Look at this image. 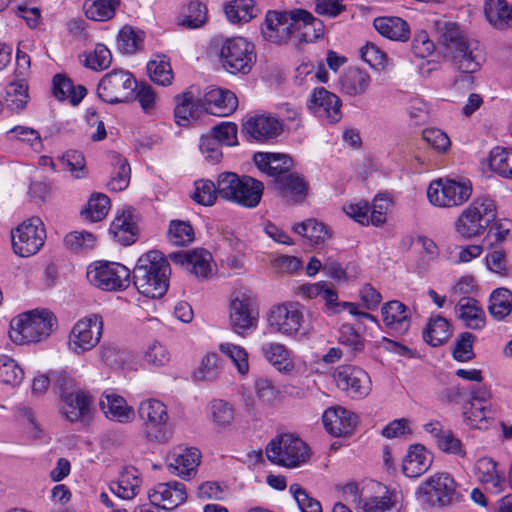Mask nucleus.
Segmentation results:
<instances>
[{
	"mask_svg": "<svg viewBox=\"0 0 512 512\" xmlns=\"http://www.w3.org/2000/svg\"><path fill=\"white\" fill-rule=\"evenodd\" d=\"M171 269L168 260L157 250L143 254L133 269V284L142 295L161 298L169 287Z\"/></svg>",
	"mask_w": 512,
	"mask_h": 512,
	"instance_id": "nucleus-1",
	"label": "nucleus"
},
{
	"mask_svg": "<svg viewBox=\"0 0 512 512\" xmlns=\"http://www.w3.org/2000/svg\"><path fill=\"white\" fill-rule=\"evenodd\" d=\"M57 326V319L46 309L33 310L14 318L9 337L18 344L35 343L46 339Z\"/></svg>",
	"mask_w": 512,
	"mask_h": 512,
	"instance_id": "nucleus-2",
	"label": "nucleus"
},
{
	"mask_svg": "<svg viewBox=\"0 0 512 512\" xmlns=\"http://www.w3.org/2000/svg\"><path fill=\"white\" fill-rule=\"evenodd\" d=\"M497 208L488 196L475 198L458 216L456 232L465 239L480 236L496 220Z\"/></svg>",
	"mask_w": 512,
	"mask_h": 512,
	"instance_id": "nucleus-3",
	"label": "nucleus"
},
{
	"mask_svg": "<svg viewBox=\"0 0 512 512\" xmlns=\"http://www.w3.org/2000/svg\"><path fill=\"white\" fill-rule=\"evenodd\" d=\"M266 455L273 464L288 468L298 467L310 457L306 443L293 434H282L271 440Z\"/></svg>",
	"mask_w": 512,
	"mask_h": 512,
	"instance_id": "nucleus-4",
	"label": "nucleus"
},
{
	"mask_svg": "<svg viewBox=\"0 0 512 512\" xmlns=\"http://www.w3.org/2000/svg\"><path fill=\"white\" fill-rule=\"evenodd\" d=\"M89 283L103 291H122L130 284L131 272L123 264L96 261L87 268Z\"/></svg>",
	"mask_w": 512,
	"mask_h": 512,
	"instance_id": "nucleus-5",
	"label": "nucleus"
},
{
	"mask_svg": "<svg viewBox=\"0 0 512 512\" xmlns=\"http://www.w3.org/2000/svg\"><path fill=\"white\" fill-rule=\"evenodd\" d=\"M136 89L137 82L130 72L114 69L99 81L97 95L103 102L113 105L130 101Z\"/></svg>",
	"mask_w": 512,
	"mask_h": 512,
	"instance_id": "nucleus-6",
	"label": "nucleus"
},
{
	"mask_svg": "<svg viewBox=\"0 0 512 512\" xmlns=\"http://www.w3.org/2000/svg\"><path fill=\"white\" fill-rule=\"evenodd\" d=\"M223 68L231 74H248L256 61L254 45L242 37L227 39L220 50Z\"/></svg>",
	"mask_w": 512,
	"mask_h": 512,
	"instance_id": "nucleus-7",
	"label": "nucleus"
},
{
	"mask_svg": "<svg viewBox=\"0 0 512 512\" xmlns=\"http://www.w3.org/2000/svg\"><path fill=\"white\" fill-rule=\"evenodd\" d=\"M472 194L469 181L461 182L449 178L433 180L427 189L429 202L441 208H451L462 205Z\"/></svg>",
	"mask_w": 512,
	"mask_h": 512,
	"instance_id": "nucleus-8",
	"label": "nucleus"
},
{
	"mask_svg": "<svg viewBox=\"0 0 512 512\" xmlns=\"http://www.w3.org/2000/svg\"><path fill=\"white\" fill-rule=\"evenodd\" d=\"M46 232L40 218L32 217L11 231L13 251L21 257L36 254L44 245Z\"/></svg>",
	"mask_w": 512,
	"mask_h": 512,
	"instance_id": "nucleus-9",
	"label": "nucleus"
},
{
	"mask_svg": "<svg viewBox=\"0 0 512 512\" xmlns=\"http://www.w3.org/2000/svg\"><path fill=\"white\" fill-rule=\"evenodd\" d=\"M423 501L430 506H447L458 499L457 483L448 473H437L418 489Z\"/></svg>",
	"mask_w": 512,
	"mask_h": 512,
	"instance_id": "nucleus-10",
	"label": "nucleus"
},
{
	"mask_svg": "<svg viewBox=\"0 0 512 512\" xmlns=\"http://www.w3.org/2000/svg\"><path fill=\"white\" fill-rule=\"evenodd\" d=\"M138 413L145 424L146 437L151 441L166 442V431L169 419L166 405L157 399H145L139 407Z\"/></svg>",
	"mask_w": 512,
	"mask_h": 512,
	"instance_id": "nucleus-11",
	"label": "nucleus"
},
{
	"mask_svg": "<svg viewBox=\"0 0 512 512\" xmlns=\"http://www.w3.org/2000/svg\"><path fill=\"white\" fill-rule=\"evenodd\" d=\"M103 333L101 316L90 315L77 321L69 336L70 349L81 354L94 348L100 341Z\"/></svg>",
	"mask_w": 512,
	"mask_h": 512,
	"instance_id": "nucleus-12",
	"label": "nucleus"
},
{
	"mask_svg": "<svg viewBox=\"0 0 512 512\" xmlns=\"http://www.w3.org/2000/svg\"><path fill=\"white\" fill-rule=\"evenodd\" d=\"M336 385L353 399H362L371 391V379L360 367L340 365L333 374Z\"/></svg>",
	"mask_w": 512,
	"mask_h": 512,
	"instance_id": "nucleus-13",
	"label": "nucleus"
},
{
	"mask_svg": "<svg viewBox=\"0 0 512 512\" xmlns=\"http://www.w3.org/2000/svg\"><path fill=\"white\" fill-rule=\"evenodd\" d=\"M61 412L70 422L89 423L94 413V398L83 389L64 391L60 394Z\"/></svg>",
	"mask_w": 512,
	"mask_h": 512,
	"instance_id": "nucleus-14",
	"label": "nucleus"
},
{
	"mask_svg": "<svg viewBox=\"0 0 512 512\" xmlns=\"http://www.w3.org/2000/svg\"><path fill=\"white\" fill-rule=\"evenodd\" d=\"M293 16L294 10L290 12L268 11L261 27L264 39L275 44L286 43L295 33L296 17Z\"/></svg>",
	"mask_w": 512,
	"mask_h": 512,
	"instance_id": "nucleus-15",
	"label": "nucleus"
},
{
	"mask_svg": "<svg viewBox=\"0 0 512 512\" xmlns=\"http://www.w3.org/2000/svg\"><path fill=\"white\" fill-rule=\"evenodd\" d=\"M269 327L278 333L295 335L304 321L302 311L294 303H283L273 306L268 315Z\"/></svg>",
	"mask_w": 512,
	"mask_h": 512,
	"instance_id": "nucleus-16",
	"label": "nucleus"
},
{
	"mask_svg": "<svg viewBox=\"0 0 512 512\" xmlns=\"http://www.w3.org/2000/svg\"><path fill=\"white\" fill-rule=\"evenodd\" d=\"M433 27L438 45L446 58L471 40L458 23L445 18L434 20Z\"/></svg>",
	"mask_w": 512,
	"mask_h": 512,
	"instance_id": "nucleus-17",
	"label": "nucleus"
},
{
	"mask_svg": "<svg viewBox=\"0 0 512 512\" xmlns=\"http://www.w3.org/2000/svg\"><path fill=\"white\" fill-rule=\"evenodd\" d=\"M169 259L198 279H207L212 273V255L205 249L172 252L169 254Z\"/></svg>",
	"mask_w": 512,
	"mask_h": 512,
	"instance_id": "nucleus-18",
	"label": "nucleus"
},
{
	"mask_svg": "<svg viewBox=\"0 0 512 512\" xmlns=\"http://www.w3.org/2000/svg\"><path fill=\"white\" fill-rule=\"evenodd\" d=\"M152 505L164 510H173L187 498L185 485L177 481L158 483L148 492Z\"/></svg>",
	"mask_w": 512,
	"mask_h": 512,
	"instance_id": "nucleus-19",
	"label": "nucleus"
},
{
	"mask_svg": "<svg viewBox=\"0 0 512 512\" xmlns=\"http://www.w3.org/2000/svg\"><path fill=\"white\" fill-rule=\"evenodd\" d=\"M201 453L197 448L177 447L167 456V465L171 473L189 479L196 474Z\"/></svg>",
	"mask_w": 512,
	"mask_h": 512,
	"instance_id": "nucleus-20",
	"label": "nucleus"
},
{
	"mask_svg": "<svg viewBox=\"0 0 512 512\" xmlns=\"http://www.w3.org/2000/svg\"><path fill=\"white\" fill-rule=\"evenodd\" d=\"M358 417L343 407L328 408L322 416L326 431L334 437H346L353 433Z\"/></svg>",
	"mask_w": 512,
	"mask_h": 512,
	"instance_id": "nucleus-21",
	"label": "nucleus"
},
{
	"mask_svg": "<svg viewBox=\"0 0 512 512\" xmlns=\"http://www.w3.org/2000/svg\"><path fill=\"white\" fill-rule=\"evenodd\" d=\"M461 73L473 74L480 70L485 60L484 51L479 42L471 39L456 52L447 57Z\"/></svg>",
	"mask_w": 512,
	"mask_h": 512,
	"instance_id": "nucleus-22",
	"label": "nucleus"
},
{
	"mask_svg": "<svg viewBox=\"0 0 512 512\" xmlns=\"http://www.w3.org/2000/svg\"><path fill=\"white\" fill-rule=\"evenodd\" d=\"M340 107L339 97L322 87L315 89L308 101V108L311 112L332 123L340 120Z\"/></svg>",
	"mask_w": 512,
	"mask_h": 512,
	"instance_id": "nucleus-23",
	"label": "nucleus"
},
{
	"mask_svg": "<svg viewBox=\"0 0 512 512\" xmlns=\"http://www.w3.org/2000/svg\"><path fill=\"white\" fill-rule=\"evenodd\" d=\"M174 100L176 102L174 117L179 126H186L190 120L196 121L206 113L203 97L196 98L190 90L177 94Z\"/></svg>",
	"mask_w": 512,
	"mask_h": 512,
	"instance_id": "nucleus-24",
	"label": "nucleus"
},
{
	"mask_svg": "<svg viewBox=\"0 0 512 512\" xmlns=\"http://www.w3.org/2000/svg\"><path fill=\"white\" fill-rule=\"evenodd\" d=\"M202 97L208 114L229 116L238 106L236 95L227 89L209 87Z\"/></svg>",
	"mask_w": 512,
	"mask_h": 512,
	"instance_id": "nucleus-25",
	"label": "nucleus"
},
{
	"mask_svg": "<svg viewBox=\"0 0 512 512\" xmlns=\"http://www.w3.org/2000/svg\"><path fill=\"white\" fill-rule=\"evenodd\" d=\"M256 167L277 181L292 171L293 160L287 154L258 152L253 157Z\"/></svg>",
	"mask_w": 512,
	"mask_h": 512,
	"instance_id": "nucleus-26",
	"label": "nucleus"
},
{
	"mask_svg": "<svg viewBox=\"0 0 512 512\" xmlns=\"http://www.w3.org/2000/svg\"><path fill=\"white\" fill-rule=\"evenodd\" d=\"M243 130L255 140L266 141L278 136L282 125L270 114H259L249 117L243 124Z\"/></svg>",
	"mask_w": 512,
	"mask_h": 512,
	"instance_id": "nucleus-27",
	"label": "nucleus"
},
{
	"mask_svg": "<svg viewBox=\"0 0 512 512\" xmlns=\"http://www.w3.org/2000/svg\"><path fill=\"white\" fill-rule=\"evenodd\" d=\"M384 325L398 335L405 334L411 323L410 309L398 300L385 303L381 308Z\"/></svg>",
	"mask_w": 512,
	"mask_h": 512,
	"instance_id": "nucleus-28",
	"label": "nucleus"
},
{
	"mask_svg": "<svg viewBox=\"0 0 512 512\" xmlns=\"http://www.w3.org/2000/svg\"><path fill=\"white\" fill-rule=\"evenodd\" d=\"M380 495L366 498L359 512H399L401 510L400 492L377 484Z\"/></svg>",
	"mask_w": 512,
	"mask_h": 512,
	"instance_id": "nucleus-29",
	"label": "nucleus"
},
{
	"mask_svg": "<svg viewBox=\"0 0 512 512\" xmlns=\"http://www.w3.org/2000/svg\"><path fill=\"white\" fill-rule=\"evenodd\" d=\"M100 409L105 416L119 423H127L133 419L134 411L126 400L113 391H104L99 399Z\"/></svg>",
	"mask_w": 512,
	"mask_h": 512,
	"instance_id": "nucleus-30",
	"label": "nucleus"
},
{
	"mask_svg": "<svg viewBox=\"0 0 512 512\" xmlns=\"http://www.w3.org/2000/svg\"><path fill=\"white\" fill-rule=\"evenodd\" d=\"M258 313L255 312L247 299H234L230 304V323L232 329L242 334L257 326Z\"/></svg>",
	"mask_w": 512,
	"mask_h": 512,
	"instance_id": "nucleus-31",
	"label": "nucleus"
},
{
	"mask_svg": "<svg viewBox=\"0 0 512 512\" xmlns=\"http://www.w3.org/2000/svg\"><path fill=\"white\" fill-rule=\"evenodd\" d=\"M296 17L295 32L302 42H314L324 35V23L314 17L310 12L303 9H295Z\"/></svg>",
	"mask_w": 512,
	"mask_h": 512,
	"instance_id": "nucleus-32",
	"label": "nucleus"
},
{
	"mask_svg": "<svg viewBox=\"0 0 512 512\" xmlns=\"http://www.w3.org/2000/svg\"><path fill=\"white\" fill-rule=\"evenodd\" d=\"M432 464V454L420 444L410 446L403 459V473L410 478L424 474Z\"/></svg>",
	"mask_w": 512,
	"mask_h": 512,
	"instance_id": "nucleus-33",
	"label": "nucleus"
},
{
	"mask_svg": "<svg viewBox=\"0 0 512 512\" xmlns=\"http://www.w3.org/2000/svg\"><path fill=\"white\" fill-rule=\"evenodd\" d=\"M373 26L380 35L392 41L406 42L410 38V26L400 17H377Z\"/></svg>",
	"mask_w": 512,
	"mask_h": 512,
	"instance_id": "nucleus-34",
	"label": "nucleus"
},
{
	"mask_svg": "<svg viewBox=\"0 0 512 512\" xmlns=\"http://www.w3.org/2000/svg\"><path fill=\"white\" fill-rule=\"evenodd\" d=\"M272 186L280 196L295 202L303 200L307 194V183L299 174L292 171L277 181H272Z\"/></svg>",
	"mask_w": 512,
	"mask_h": 512,
	"instance_id": "nucleus-35",
	"label": "nucleus"
},
{
	"mask_svg": "<svg viewBox=\"0 0 512 512\" xmlns=\"http://www.w3.org/2000/svg\"><path fill=\"white\" fill-rule=\"evenodd\" d=\"M475 475L477 479L493 489L495 493L502 491L505 484V476L503 472L497 470V463L488 457L480 458L476 461Z\"/></svg>",
	"mask_w": 512,
	"mask_h": 512,
	"instance_id": "nucleus-36",
	"label": "nucleus"
},
{
	"mask_svg": "<svg viewBox=\"0 0 512 512\" xmlns=\"http://www.w3.org/2000/svg\"><path fill=\"white\" fill-rule=\"evenodd\" d=\"M484 13L494 28L505 30L512 27V5L507 0H485Z\"/></svg>",
	"mask_w": 512,
	"mask_h": 512,
	"instance_id": "nucleus-37",
	"label": "nucleus"
},
{
	"mask_svg": "<svg viewBox=\"0 0 512 512\" xmlns=\"http://www.w3.org/2000/svg\"><path fill=\"white\" fill-rule=\"evenodd\" d=\"M456 312L467 328L480 330L485 326L484 310L474 298L462 297L456 305Z\"/></svg>",
	"mask_w": 512,
	"mask_h": 512,
	"instance_id": "nucleus-38",
	"label": "nucleus"
},
{
	"mask_svg": "<svg viewBox=\"0 0 512 512\" xmlns=\"http://www.w3.org/2000/svg\"><path fill=\"white\" fill-rule=\"evenodd\" d=\"M141 482L138 470L128 467L121 472L117 481L111 482L110 490L119 498L130 500L138 494Z\"/></svg>",
	"mask_w": 512,
	"mask_h": 512,
	"instance_id": "nucleus-39",
	"label": "nucleus"
},
{
	"mask_svg": "<svg viewBox=\"0 0 512 512\" xmlns=\"http://www.w3.org/2000/svg\"><path fill=\"white\" fill-rule=\"evenodd\" d=\"M264 184L248 175L241 176V184L238 187L237 198L234 203L243 207L254 208L256 207L263 195Z\"/></svg>",
	"mask_w": 512,
	"mask_h": 512,
	"instance_id": "nucleus-40",
	"label": "nucleus"
},
{
	"mask_svg": "<svg viewBox=\"0 0 512 512\" xmlns=\"http://www.w3.org/2000/svg\"><path fill=\"white\" fill-rule=\"evenodd\" d=\"M53 94L59 100L78 105L87 94V89L83 85L75 86L68 77L57 74L53 78Z\"/></svg>",
	"mask_w": 512,
	"mask_h": 512,
	"instance_id": "nucleus-41",
	"label": "nucleus"
},
{
	"mask_svg": "<svg viewBox=\"0 0 512 512\" xmlns=\"http://www.w3.org/2000/svg\"><path fill=\"white\" fill-rule=\"evenodd\" d=\"M370 76L359 68L348 69L340 78L343 92L349 96L363 94L370 85Z\"/></svg>",
	"mask_w": 512,
	"mask_h": 512,
	"instance_id": "nucleus-42",
	"label": "nucleus"
},
{
	"mask_svg": "<svg viewBox=\"0 0 512 512\" xmlns=\"http://www.w3.org/2000/svg\"><path fill=\"white\" fill-rule=\"evenodd\" d=\"M451 335L449 322L442 316L431 317L423 331V339L433 347L444 344Z\"/></svg>",
	"mask_w": 512,
	"mask_h": 512,
	"instance_id": "nucleus-43",
	"label": "nucleus"
},
{
	"mask_svg": "<svg viewBox=\"0 0 512 512\" xmlns=\"http://www.w3.org/2000/svg\"><path fill=\"white\" fill-rule=\"evenodd\" d=\"M224 11L232 23L249 22L259 12L254 0H232L224 6Z\"/></svg>",
	"mask_w": 512,
	"mask_h": 512,
	"instance_id": "nucleus-44",
	"label": "nucleus"
},
{
	"mask_svg": "<svg viewBox=\"0 0 512 512\" xmlns=\"http://www.w3.org/2000/svg\"><path fill=\"white\" fill-rule=\"evenodd\" d=\"M495 414L490 405H482L479 402H469L464 410V417L468 424L477 429H487L489 422L495 418Z\"/></svg>",
	"mask_w": 512,
	"mask_h": 512,
	"instance_id": "nucleus-45",
	"label": "nucleus"
},
{
	"mask_svg": "<svg viewBox=\"0 0 512 512\" xmlns=\"http://www.w3.org/2000/svg\"><path fill=\"white\" fill-rule=\"evenodd\" d=\"M262 353L267 361L281 372H289L294 367L290 353L283 344L268 343L262 347Z\"/></svg>",
	"mask_w": 512,
	"mask_h": 512,
	"instance_id": "nucleus-46",
	"label": "nucleus"
},
{
	"mask_svg": "<svg viewBox=\"0 0 512 512\" xmlns=\"http://www.w3.org/2000/svg\"><path fill=\"white\" fill-rule=\"evenodd\" d=\"M488 310L496 320L504 319L512 311V292L506 288L494 290L489 299Z\"/></svg>",
	"mask_w": 512,
	"mask_h": 512,
	"instance_id": "nucleus-47",
	"label": "nucleus"
},
{
	"mask_svg": "<svg viewBox=\"0 0 512 512\" xmlns=\"http://www.w3.org/2000/svg\"><path fill=\"white\" fill-rule=\"evenodd\" d=\"M293 231L307 239L310 244H319L330 237L326 226L315 219L295 224Z\"/></svg>",
	"mask_w": 512,
	"mask_h": 512,
	"instance_id": "nucleus-48",
	"label": "nucleus"
},
{
	"mask_svg": "<svg viewBox=\"0 0 512 512\" xmlns=\"http://www.w3.org/2000/svg\"><path fill=\"white\" fill-rule=\"evenodd\" d=\"M489 166L503 178H512V149L495 147L490 152Z\"/></svg>",
	"mask_w": 512,
	"mask_h": 512,
	"instance_id": "nucleus-49",
	"label": "nucleus"
},
{
	"mask_svg": "<svg viewBox=\"0 0 512 512\" xmlns=\"http://www.w3.org/2000/svg\"><path fill=\"white\" fill-rule=\"evenodd\" d=\"M144 33L131 26H124L117 37L118 49L124 54H134L142 48Z\"/></svg>",
	"mask_w": 512,
	"mask_h": 512,
	"instance_id": "nucleus-50",
	"label": "nucleus"
},
{
	"mask_svg": "<svg viewBox=\"0 0 512 512\" xmlns=\"http://www.w3.org/2000/svg\"><path fill=\"white\" fill-rule=\"evenodd\" d=\"M168 239L172 245L188 246L195 239L194 229L188 221L172 220L169 225Z\"/></svg>",
	"mask_w": 512,
	"mask_h": 512,
	"instance_id": "nucleus-51",
	"label": "nucleus"
},
{
	"mask_svg": "<svg viewBox=\"0 0 512 512\" xmlns=\"http://www.w3.org/2000/svg\"><path fill=\"white\" fill-rule=\"evenodd\" d=\"M112 163L116 166L117 170L113 173L108 187L111 191H123L130 183V165L125 158L118 154L112 156Z\"/></svg>",
	"mask_w": 512,
	"mask_h": 512,
	"instance_id": "nucleus-52",
	"label": "nucleus"
},
{
	"mask_svg": "<svg viewBox=\"0 0 512 512\" xmlns=\"http://www.w3.org/2000/svg\"><path fill=\"white\" fill-rule=\"evenodd\" d=\"M119 5L120 0H95L89 5L85 4V15L94 21H107L114 16Z\"/></svg>",
	"mask_w": 512,
	"mask_h": 512,
	"instance_id": "nucleus-53",
	"label": "nucleus"
},
{
	"mask_svg": "<svg viewBox=\"0 0 512 512\" xmlns=\"http://www.w3.org/2000/svg\"><path fill=\"white\" fill-rule=\"evenodd\" d=\"M28 99V85L25 81L9 84L6 90V103L12 111H22L26 107Z\"/></svg>",
	"mask_w": 512,
	"mask_h": 512,
	"instance_id": "nucleus-54",
	"label": "nucleus"
},
{
	"mask_svg": "<svg viewBox=\"0 0 512 512\" xmlns=\"http://www.w3.org/2000/svg\"><path fill=\"white\" fill-rule=\"evenodd\" d=\"M218 195L231 202H235L238 194V187L241 184V177L234 172H223L217 178Z\"/></svg>",
	"mask_w": 512,
	"mask_h": 512,
	"instance_id": "nucleus-55",
	"label": "nucleus"
},
{
	"mask_svg": "<svg viewBox=\"0 0 512 512\" xmlns=\"http://www.w3.org/2000/svg\"><path fill=\"white\" fill-rule=\"evenodd\" d=\"M147 71L150 79L162 86L171 84L173 79L172 68L165 56L158 60H151L147 64Z\"/></svg>",
	"mask_w": 512,
	"mask_h": 512,
	"instance_id": "nucleus-56",
	"label": "nucleus"
},
{
	"mask_svg": "<svg viewBox=\"0 0 512 512\" xmlns=\"http://www.w3.org/2000/svg\"><path fill=\"white\" fill-rule=\"evenodd\" d=\"M110 208V199L105 194H94L88 201L87 208L82 215L91 222L101 221Z\"/></svg>",
	"mask_w": 512,
	"mask_h": 512,
	"instance_id": "nucleus-57",
	"label": "nucleus"
},
{
	"mask_svg": "<svg viewBox=\"0 0 512 512\" xmlns=\"http://www.w3.org/2000/svg\"><path fill=\"white\" fill-rule=\"evenodd\" d=\"M194 192L191 199L203 206H211L217 199V184L211 180L200 179L194 183Z\"/></svg>",
	"mask_w": 512,
	"mask_h": 512,
	"instance_id": "nucleus-58",
	"label": "nucleus"
},
{
	"mask_svg": "<svg viewBox=\"0 0 512 512\" xmlns=\"http://www.w3.org/2000/svg\"><path fill=\"white\" fill-rule=\"evenodd\" d=\"M24 378L23 369L8 356H0V381L12 386L19 385Z\"/></svg>",
	"mask_w": 512,
	"mask_h": 512,
	"instance_id": "nucleus-59",
	"label": "nucleus"
},
{
	"mask_svg": "<svg viewBox=\"0 0 512 512\" xmlns=\"http://www.w3.org/2000/svg\"><path fill=\"white\" fill-rule=\"evenodd\" d=\"M221 373V359L217 353H208L195 372V378L212 381Z\"/></svg>",
	"mask_w": 512,
	"mask_h": 512,
	"instance_id": "nucleus-60",
	"label": "nucleus"
},
{
	"mask_svg": "<svg viewBox=\"0 0 512 512\" xmlns=\"http://www.w3.org/2000/svg\"><path fill=\"white\" fill-rule=\"evenodd\" d=\"M210 410L212 421L218 427H227L234 420V409L228 402L224 400H213L210 405Z\"/></svg>",
	"mask_w": 512,
	"mask_h": 512,
	"instance_id": "nucleus-61",
	"label": "nucleus"
},
{
	"mask_svg": "<svg viewBox=\"0 0 512 512\" xmlns=\"http://www.w3.org/2000/svg\"><path fill=\"white\" fill-rule=\"evenodd\" d=\"M207 19V8L198 0H193L187 6V12L181 24L187 28H199Z\"/></svg>",
	"mask_w": 512,
	"mask_h": 512,
	"instance_id": "nucleus-62",
	"label": "nucleus"
},
{
	"mask_svg": "<svg viewBox=\"0 0 512 512\" xmlns=\"http://www.w3.org/2000/svg\"><path fill=\"white\" fill-rule=\"evenodd\" d=\"M475 336L470 332H462L458 335L453 348V357L460 362H466L474 358L473 341Z\"/></svg>",
	"mask_w": 512,
	"mask_h": 512,
	"instance_id": "nucleus-63",
	"label": "nucleus"
},
{
	"mask_svg": "<svg viewBox=\"0 0 512 512\" xmlns=\"http://www.w3.org/2000/svg\"><path fill=\"white\" fill-rule=\"evenodd\" d=\"M112 62V54L104 44H97L94 53L85 59V66L95 71L108 68Z\"/></svg>",
	"mask_w": 512,
	"mask_h": 512,
	"instance_id": "nucleus-64",
	"label": "nucleus"
}]
</instances>
